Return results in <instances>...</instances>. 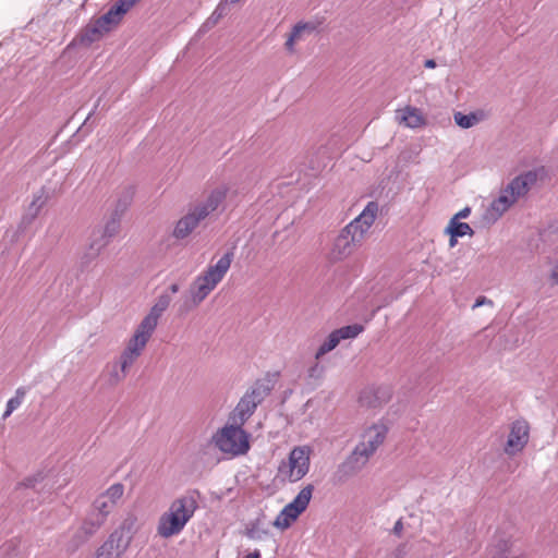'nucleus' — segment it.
Wrapping results in <instances>:
<instances>
[{
    "mask_svg": "<svg viewBox=\"0 0 558 558\" xmlns=\"http://www.w3.org/2000/svg\"><path fill=\"white\" fill-rule=\"evenodd\" d=\"M388 430V426L383 422L372 423L362 429L357 444L338 466V473L342 478L356 475L367 465L386 441Z\"/></svg>",
    "mask_w": 558,
    "mask_h": 558,
    "instance_id": "nucleus-1",
    "label": "nucleus"
},
{
    "mask_svg": "<svg viewBox=\"0 0 558 558\" xmlns=\"http://www.w3.org/2000/svg\"><path fill=\"white\" fill-rule=\"evenodd\" d=\"M378 210L379 206L376 202H368L361 214L341 229L329 253L332 260H344L361 246L377 218Z\"/></svg>",
    "mask_w": 558,
    "mask_h": 558,
    "instance_id": "nucleus-2",
    "label": "nucleus"
},
{
    "mask_svg": "<svg viewBox=\"0 0 558 558\" xmlns=\"http://www.w3.org/2000/svg\"><path fill=\"white\" fill-rule=\"evenodd\" d=\"M234 254L226 252L214 265H208L191 282L184 303L185 311L197 307L217 288L229 271Z\"/></svg>",
    "mask_w": 558,
    "mask_h": 558,
    "instance_id": "nucleus-3",
    "label": "nucleus"
},
{
    "mask_svg": "<svg viewBox=\"0 0 558 558\" xmlns=\"http://www.w3.org/2000/svg\"><path fill=\"white\" fill-rule=\"evenodd\" d=\"M197 508V500L192 494L174 499L168 510L159 518L157 525L158 535L169 538L181 533L186 523L193 518Z\"/></svg>",
    "mask_w": 558,
    "mask_h": 558,
    "instance_id": "nucleus-4",
    "label": "nucleus"
},
{
    "mask_svg": "<svg viewBox=\"0 0 558 558\" xmlns=\"http://www.w3.org/2000/svg\"><path fill=\"white\" fill-rule=\"evenodd\" d=\"M242 426L232 421L223 426L213 437L215 446L232 457L245 454L250 450V435Z\"/></svg>",
    "mask_w": 558,
    "mask_h": 558,
    "instance_id": "nucleus-5",
    "label": "nucleus"
},
{
    "mask_svg": "<svg viewBox=\"0 0 558 558\" xmlns=\"http://www.w3.org/2000/svg\"><path fill=\"white\" fill-rule=\"evenodd\" d=\"M311 449L307 446L294 447L287 461H281L278 466V475L290 483L302 480L310 470Z\"/></svg>",
    "mask_w": 558,
    "mask_h": 558,
    "instance_id": "nucleus-6",
    "label": "nucleus"
},
{
    "mask_svg": "<svg viewBox=\"0 0 558 558\" xmlns=\"http://www.w3.org/2000/svg\"><path fill=\"white\" fill-rule=\"evenodd\" d=\"M270 389L264 383H255L250 390L240 399L233 410L230 421L244 425L255 412L258 404L269 395Z\"/></svg>",
    "mask_w": 558,
    "mask_h": 558,
    "instance_id": "nucleus-7",
    "label": "nucleus"
},
{
    "mask_svg": "<svg viewBox=\"0 0 558 558\" xmlns=\"http://www.w3.org/2000/svg\"><path fill=\"white\" fill-rule=\"evenodd\" d=\"M313 492L314 486L312 484L303 487L294 499L283 507L272 522V525L281 531L289 529L299 515L306 510Z\"/></svg>",
    "mask_w": 558,
    "mask_h": 558,
    "instance_id": "nucleus-8",
    "label": "nucleus"
},
{
    "mask_svg": "<svg viewBox=\"0 0 558 558\" xmlns=\"http://www.w3.org/2000/svg\"><path fill=\"white\" fill-rule=\"evenodd\" d=\"M134 522V518L126 519L120 529L112 532L98 549L96 558H121L131 544L129 533Z\"/></svg>",
    "mask_w": 558,
    "mask_h": 558,
    "instance_id": "nucleus-9",
    "label": "nucleus"
},
{
    "mask_svg": "<svg viewBox=\"0 0 558 558\" xmlns=\"http://www.w3.org/2000/svg\"><path fill=\"white\" fill-rule=\"evenodd\" d=\"M155 330L156 329L141 320L140 324L135 327L132 336L128 340L120 355L134 365L145 351L146 345L151 339Z\"/></svg>",
    "mask_w": 558,
    "mask_h": 558,
    "instance_id": "nucleus-10",
    "label": "nucleus"
},
{
    "mask_svg": "<svg viewBox=\"0 0 558 558\" xmlns=\"http://www.w3.org/2000/svg\"><path fill=\"white\" fill-rule=\"evenodd\" d=\"M530 439V425L525 420H517L510 425L504 452L513 457L522 452Z\"/></svg>",
    "mask_w": 558,
    "mask_h": 558,
    "instance_id": "nucleus-11",
    "label": "nucleus"
},
{
    "mask_svg": "<svg viewBox=\"0 0 558 558\" xmlns=\"http://www.w3.org/2000/svg\"><path fill=\"white\" fill-rule=\"evenodd\" d=\"M123 494L124 485L121 483H114L96 497L92 509L107 519L123 497Z\"/></svg>",
    "mask_w": 558,
    "mask_h": 558,
    "instance_id": "nucleus-12",
    "label": "nucleus"
},
{
    "mask_svg": "<svg viewBox=\"0 0 558 558\" xmlns=\"http://www.w3.org/2000/svg\"><path fill=\"white\" fill-rule=\"evenodd\" d=\"M363 329L364 328L362 325L353 324L333 330L317 349L315 353V360L319 361L325 354L332 351L341 340L353 339L357 337L363 331Z\"/></svg>",
    "mask_w": 558,
    "mask_h": 558,
    "instance_id": "nucleus-13",
    "label": "nucleus"
},
{
    "mask_svg": "<svg viewBox=\"0 0 558 558\" xmlns=\"http://www.w3.org/2000/svg\"><path fill=\"white\" fill-rule=\"evenodd\" d=\"M132 366L131 362L119 355L105 365L100 378L106 386L110 388L117 387L124 381Z\"/></svg>",
    "mask_w": 558,
    "mask_h": 558,
    "instance_id": "nucleus-14",
    "label": "nucleus"
},
{
    "mask_svg": "<svg viewBox=\"0 0 558 558\" xmlns=\"http://www.w3.org/2000/svg\"><path fill=\"white\" fill-rule=\"evenodd\" d=\"M106 518L101 517L98 512L92 509L80 527L73 533L72 549L77 548L84 544L90 536H93L106 522Z\"/></svg>",
    "mask_w": 558,
    "mask_h": 558,
    "instance_id": "nucleus-15",
    "label": "nucleus"
},
{
    "mask_svg": "<svg viewBox=\"0 0 558 558\" xmlns=\"http://www.w3.org/2000/svg\"><path fill=\"white\" fill-rule=\"evenodd\" d=\"M318 23L314 21H300L293 25L291 32L287 35L284 49L289 54H294L296 45L305 41L310 36L317 33Z\"/></svg>",
    "mask_w": 558,
    "mask_h": 558,
    "instance_id": "nucleus-16",
    "label": "nucleus"
},
{
    "mask_svg": "<svg viewBox=\"0 0 558 558\" xmlns=\"http://www.w3.org/2000/svg\"><path fill=\"white\" fill-rule=\"evenodd\" d=\"M546 175L544 167H538L529 171H525L510 181L508 186L513 192L514 196L519 198L525 196L529 191L536 184L539 179Z\"/></svg>",
    "mask_w": 558,
    "mask_h": 558,
    "instance_id": "nucleus-17",
    "label": "nucleus"
},
{
    "mask_svg": "<svg viewBox=\"0 0 558 558\" xmlns=\"http://www.w3.org/2000/svg\"><path fill=\"white\" fill-rule=\"evenodd\" d=\"M205 219L206 218L201 214V211L193 205L187 209L185 215L177 221L172 235L177 240H183L187 238Z\"/></svg>",
    "mask_w": 558,
    "mask_h": 558,
    "instance_id": "nucleus-18",
    "label": "nucleus"
},
{
    "mask_svg": "<svg viewBox=\"0 0 558 558\" xmlns=\"http://www.w3.org/2000/svg\"><path fill=\"white\" fill-rule=\"evenodd\" d=\"M518 202V197L507 185L500 191V194L495 198L486 210L485 218L490 221H497L512 205Z\"/></svg>",
    "mask_w": 558,
    "mask_h": 558,
    "instance_id": "nucleus-19",
    "label": "nucleus"
},
{
    "mask_svg": "<svg viewBox=\"0 0 558 558\" xmlns=\"http://www.w3.org/2000/svg\"><path fill=\"white\" fill-rule=\"evenodd\" d=\"M398 124L408 129H422L427 125V119L420 108L405 106L396 110L395 116Z\"/></svg>",
    "mask_w": 558,
    "mask_h": 558,
    "instance_id": "nucleus-20",
    "label": "nucleus"
},
{
    "mask_svg": "<svg viewBox=\"0 0 558 558\" xmlns=\"http://www.w3.org/2000/svg\"><path fill=\"white\" fill-rule=\"evenodd\" d=\"M228 186L222 184L209 192L207 197L201 202L195 204L194 206L201 211V214L207 218L211 213L218 209V207L226 199L228 194Z\"/></svg>",
    "mask_w": 558,
    "mask_h": 558,
    "instance_id": "nucleus-21",
    "label": "nucleus"
},
{
    "mask_svg": "<svg viewBox=\"0 0 558 558\" xmlns=\"http://www.w3.org/2000/svg\"><path fill=\"white\" fill-rule=\"evenodd\" d=\"M171 303V296L167 293H162L158 296L155 304L151 306L147 315L143 317V322L153 327L157 328L159 319L163 312L169 307Z\"/></svg>",
    "mask_w": 558,
    "mask_h": 558,
    "instance_id": "nucleus-22",
    "label": "nucleus"
},
{
    "mask_svg": "<svg viewBox=\"0 0 558 558\" xmlns=\"http://www.w3.org/2000/svg\"><path fill=\"white\" fill-rule=\"evenodd\" d=\"M108 242L100 229L93 230L86 246L85 257L88 260L96 258L107 246Z\"/></svg>",
    "mask_w": 558,
    "mask_h": 558,
    "instance_id": "nucleus-23",
    "label": "nucleus"
},
{
    "mask_svg": "<svg viewBox=\"0 0 558 558\" xmlns=\"http://www.w3.org/2000/svg\"><path fill=\"white\" fill-rule=\"evenodd\" d=\"M126 13L125 9L119 2H116L107 13L97 19L98 24L104 26L108 32L117 26Z\"/></svg>",
    "mask_w": 558,
    "mask_h": 558,
    "instance_id": "nucleus-24",
    "label": "nucleus"
},
{
    "mask_svg": "<svg viewBox=\"0 0 558 558\" xmlns=\"http://www.w3.org/2000/svg\"><path fill=\"white\" fill-rule=\"evenodd\" d=\"M47 198L48 196L45 187H41L36 193H34L33 199L26 209L24 219L28 220V222L33 221L39 215L40 210L45 206Z\"/></svg>",
    "mask_w": 558,
    "mask_h": 558,
    "instance_id": "nucleus-25",
    "label": "nucleus"
},
{
    "mask_svg": "<svg viewBox=\"0 0 558 558\" xmlns=\"http://www.w3.org/2000/svg\"><path fill=\"white\" fill-rule=\"evenodd\" d=\"M389 399L388 391L384 389H372V390H365L362 392L360 397V401L362 404L367 407H378L385 402H387Z\"/></svg>",
    "mask_w": 558,
    "mask_h": 558,
    "instance_id": "nucleus-26",
    "label": "nucleus"
},
{
    "mask_svg": "<svg viewBox=\"0 0 558 558\" xmlns=\"http://www.w3.org/2000/svg\"><path fill=\"white\" fill-rule=\"evenodd\" d=\"M245 535L252 541L260 542L270 535V531L264 520L258 518L247 525Z\"/></svg>",
    "mask_w": 558,
    "mask_h": 558,
    "instance_id": "nucleus-27",
    "label": "nucleus"
},
{
    "mask_svg": "<svg viewBox=\"0 0 558 558\" xmlns=\"http://www.w3.org/2000/svg\"><path fill=\"white\" fill-rule=\"evenodd\" d=\"M106 33H108V31L102 25L100 26L96 20L94 23L87 25L81 35V43L84 45H90L94 41L99 40Z\"/></svg>",
    "mask_w": 558,
    "mask_h": 558,
    "instance_id": "nucleus-28",
    "label": "nucleus"
},
{
    "mask_svg": "<svg viewBox=\"0 0 558 558\" xmlns=\"http://www.w3.org/2000/svg\"><path fill=\"white\" fill-rule=\"evenodd\" d=\"M445 234L452 236H472L474 234L473 229L466 222H461L454 219H450L447 227L444 230Z\"/></svg>",
    "mask_w": 558,
    "mask_h": 558,
    "instance_id": "nucleus-29",
    "label": "nucleus"
},
{
    "mask_svg": "<svg viewBox=\"0 0 558 558\" xmlns=\"http://www.w3.org/2000/svg\"><path fill=\"white\" fill-rule=\"evenodd\" d=\"M453 118L458 126L462 129H470L478 124L484 119V113L470 112L469 114H464L462 112H456Z\"/></svg>",
    "mask_w": 558,
    "mask_h": 558,
    "instance_id": "nucleus-30",
    "label": "nucleus"
},
{
    "mask_svg": "<svg viewBox=\"0 0 558 558\" xmlns=\"http://www.w3.org/2000/svg\"><path fill=\"white\" fill-rule=\"evenodd\" d=\"M229 12V3L227 0H220V2L217 4L214 12L210 14V16L205 21L202 28L203 29H209L214 27L223 16H226Z\"/></svg>",
    "mask_w": 558,
    "mask_h": 558,
    "instance_id": "nucleus-31",
    "label": "nucleus"
},
{
    "mask_svg": "<svg viewBox=\"0 0 558 558\" xmlns=\"http://www.w3.org/2000/svg\"><path fill=\"white\" fill-rule=\"evenodd\" d=\"M26 390L24 387H20L15 390V396L7 402L5 411L2 414V418L7 420L13 411H15L24 401Z\"/></svg>",
    "mask_w": 558,
    "mask_h": 558,
    "instance_id": "nucleus-32",
    "label": "nucleus"
},
{
    "mask_svg": "<svg viewBox=\"0 0 558 558\" xmlns=\"http://www.w3.org/2000/svg\"><path fill=\"white\" fill-rule=\"evenodd\" d=\"M133 197V191L131 187L125 189V191L122 193L121 197L118 198L116 209H114V216L120 217L129 207V205L132 202Z\"/></svg>",
    "mask_w": 558,
    "mask_h": 558,
    "instance_id": "nucleus-33",
    "label": "nucleus"
},
{
    "mask_svg": "<svg viewBox=\"0 0 558 558\" xmlns=\"http://www.w3.org/2000/svg\"><path fill=\"white\" fill-rule=\"evenodd\" d=\"M120 229V217L114 216L106 223L104 229H100L109 241L110 238L114 236Z\"/></svg>",
    "mask_w": 558,
    "mask_h": 558,
    "instance_id": "nucleus-34",
    "label": "nucleus"
},
{
    "mask_svg": "<svg viewBox=\"0 0 558 558\" xmlns=\"http://www.w3.org/2000/svg\"><path fill=\"white\" fill-rule=\"evenodd\" d=\"M324 368L319 365L318 361L314 365H312L308 371L307 375L310 378H319L323 375Z\"/></svg>",
    "mask_w": 558,
    "mask_h": 558,
    "instance_id": "nucleus-35",
    "label": "nucleus"
},
{
    "mask_svg": "<svg viewBox=\"0 0 558 558\" xmlns=\"http://www.w3.org/2000/svg\"><path fill=\"white\" fill-rule=\"evenodd\" d=\"M470 214H471V208L466 206V207L462 208L461 210H459L457 214H454L450 219L460 221L461 219L468 218L470 216Z\"/></svg>",
    "mask_w": 558,
    "mask_h": 558,
    "instance_id": "nucleus-36",
    "label": "nucleus"
},
{
    "mask_svg": "<svg viewBox=\"0 0 558 558\" xmlns=\"http://www.w3.org/2000/svg\"><path fill=\"white\" fill-rule=\"evenodd\" d=\"M140 0H119L118 2L128 12L136 2Z\"/></svg>",
    "mask_w": 558,
    "mask_h": 558,
    "instance_id": "nucleus-37",
    "label": "nucleus"
},
{
    "mask_svg": "<svg viewBox=\"0 0 558 558\" xmlns=\"http://www.w3.org/2000/svg\"><path fill=\"white\" fill-rule=\"evenodd\" d=\"M550 280L554 284H558V262L554 265L551 269Z\"/></svg>",
    "mask_w": 558,
    "mask_h": 558,
    "instance_id": "nucleus-38",
    "label": "nucleus"
},
{
    "mask_svg": "<svg viewBox=\"0 0 558 558\" xmlns=\"http://www.w3.org/2000/svg\"><path fill=\"white\" fill-rule=\"evenodd\" d=\"M402 531H403V522L401 519H399L395 525H393V533L398 536H401L402 534Z\"/></svg>",
    "mask_w": 558,
    "mask_h": 558,
    "instance_id": "nucleus-39",
    "label": "nucleus"
},
{
    "mask_svg": "<svg viewBox=\"0 0 558 558\" xmlns=\"http://www.w3.org/2000/svg\"><path fill=\"white\" fill-rule=\"evenodd\" d=\"M23 485H24L25 487H33V488H35V487H36V485H37V480H36V478H27V480H25V481L23 482Z\"/></svg>",
    "mask_w": 558,
    "mask_h": 558,
    "instance_id": "nucleus-40",
    "label": "nucleus"
},
{
    "mask_svg": "<svg viewBox=\"0 0 558 558\" xmlns=\"http://www.w3.org/2000/svg\"><path fill=\"white\" fill-rule=\"evenodd\" d=\"M504 558H524L522 554H513L511 551L502 553Z\"/></svg>",
    "mask_w": 558,
    "mask_h": 558,
    "instance_id": "nucleus-41",
    "label": "nucleus"
},
{
    "mask_svg": "<svg viewBox=\"0 0 558 558\" xmlns=\"http://www.w3.org/2000/svg\"><path fill=\"white\" fill-rule=\"evenodd\" d=\"M424 66L427 69H434V68H436V61L434 59H427L424 62Z\"/></svg>",
    "mask_w": 558,
    "mask_h": 558,
    "instance_id": "nucleus-42",
    "label": "nucleus"
},
{
    "mask_svg": "<svg viewBox=\"0 0 558 558\" xmlns=\"http://www.w3.org/2000/svg\"><path fill=\"white\" fill-rule=\"evenodd\" d=\"M260 551L258 549H255L254 551L252 553H248L247 555L244 556V558H260Z\"/></svg>",
    "mask_w": 558,
    "mask_h": 558,
    "instance_id": "nucleus-43",
    "label": "nucleus"
},
{
    "mask_svg": "<svg viewBox=\"0 0 558 558\" xmlns=\"http://www.w3.org/2000/svg\"><path fill=\"white\" fill-rule=\"evenodd\" d=\"M486 302H489L492 303L490 301H487V299L485 296H482L480 299L476 300L475 304L473 307H478V306H482L483 304H485Z\"/></svg>",
    "mask_w": 558,
    "mask_h": 558,
    "instance_id": "nucleus-44",
    "label": "nucleus"
},
{
    "mask_svg": "<svg viewBox=\"0 0 558 558\" xmlns=\"http://www.w3.org/2000/svg\"><path fill=\"white\" fill-rule=\"evenodd\" d=\"M458 238H459V236H452V235H450V238H449V246H450L451 248H452V247H454V246L457 245V243H458V240H457V239H458Z\"/></svg>",
    "mask_w": 558,
    "mask_h": 558,
    "instance_id": "nucleus-45",
    "label": "nucleus"
},
{
    "mask_svg": "<svg viewBox=\"0 0 558 558\" xmlns=\"http://www.w3.org/2000/svg\"><path fill=\"white\" fill-rule=\"evenodd\" d=\"M169 290H170V292H171V293L175 294V293H178V292H179L180 287H179V284H178V283H172V284L169 287Z\"/></svg>",
    "mask_w": 558,
    "mask_h": 558,
    "instance_id": "nucleus-46",
    "label": "nucleus"
},
{
    "mask_svg": "<svg viewBox=\"0 0 558 558\" xmlns=\"http://www.w3.org/2000/svg\"><path fill=\"white\" fill-rule=\"evenodd\" d=\"M494 558H504L502 553L499 554L498 556L494 557Z\"/></svg>",
    "mask_w": 558,
    "mask_h": 558,
    "instance_id": "nucleus-47",
    "label": "nucleus"
}]
</instances>
